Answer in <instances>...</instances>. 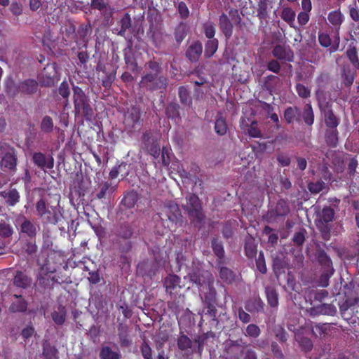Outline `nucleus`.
<instances>
[{
	"label": "nucleus",
	"instance_id": "1",
	"mask_svg": "<svg viewBox=\"0 0 359 359\" xmlns=\"http://www.w3.org/2000/svg\"><path fill=\"white\" fill-rule=\"evenodd\" d=\"M146 74L142 77L140 84L151 92H163L168 86L169 79L161 75V64L155 60H149L145 64Z\"/></svg>",
	"mask_w": 359,
	"mask_h": 359
},
{
	"label": "nucleus",
	"instance_id": "2",
	"mask_svg": "<svg viewBox=\"0 0 359 359\" xmlns=\"http://www.w3.org/2000/svg\"><path fill=\"white\" fill-rule=\"evenodd\" d=\"M72 90L75 116L84 118L86 121H91L94 111L90 105L89 97L79 86L73 85Z\"/></svg>",
	"mask_w": 359,
	"mask_h": 359
},
{
	"label": "nucleus",
	"instance_id": "3",
	"mask_svg": "<svg viewBox=\"0 0 359 359\" xmlns=\"http://www.w3.org/2000/svg\"><path fill=\"white\" fill-rule=\"evenodd\" d=\"M184 280H188L193 285H196L200 290H204L206 285L214 283V278L212 273L202 269L199 265L193 266Z\"/></svg>",
	"mask_w": 359,
	"mask_h": 359
},
{
	"label": "nucleus",
	"instance_id": "4",
	"mask_svg": "<svg viewBox=\"0 0 359 359\" xmlns=\"http://www.w3.org/2000/svg\"><path fill=\"white\" fill-rule=\"evenodd\" d=\"M229 15V16L222 13L219 17L218 22L219 29L224 35L226 40L232 36L233 24L239 25L242 21V18L237 9H230Z\"/></svg>",
	"mask_w": 359,
	"mask_h": 359
},
{
	"label": "nucleus",
	"instance_id": "5",
	"mask_svg": "<svg viewBox=\"0 0 359 359\" xmlns=\"http://www.w3.org/2000/svg\"><path fill=\"white\" fill-rule=\"evenodd\" d=\"M1 159L0 167L1 170L10 173L15 172L18 164V156L15 149L6 143L0 147Z\"/></svg>",
	"mask_w": 359,
	"mask_h": 359
},
{
	"label": "nucleus",
	"instance_id": "6",
	"mask_svg": "<svg viewBox=\"0 0 359 359\" xmlns=\"http://www.w3.org/2000/svg\"><path fill=\"white\" fill-rule=\"evenodd\" d=\"M323 94V90L320 89L316 91L318 105L323 114L325 123L327 128H337L339 123V119L334 114L332 104L325 100Z\"/></svg>",
	"mask_w": 359,
	"mask_h": 359
},
{
	"label": "nucleus",
	"instance_id": "7",
	"mask_svg": "<svg viewBox=\"0 0 359 359\" xmlns=\"http://www.w3.org/2000/svg\"><path fill=\"white\" fill-rule=\"evenodd\" d=\"M189 203L184 207L188 212L190 219L196 224H200L204 219L205 215L202 212V208L199 198L194 194H189L187 196Z\"/></svg>",
	"mask_w": 359,
	"mask_h": 359
},
{
	"label": "nucleus",
	"instance_id": "8",
	"mask_svg": "<svg viewBox=\"0 0 359 359\" xmlns=\"http://www.w3.org/2000/svg\"><path fill=\"white\" fill-rule=\"evenodd\" d=\"M15 224L18 228L19 233L25 235L30 239L34 238L36 236L39 229V226L22 214H18L16 216Z\"/></svg>",
	"mask_w": 359,
	"mask_h": 359
},
{
	"label": "nucleus",
	"instance_id": "9",
	"mask_svg": "<svg viewBox=\"0 0 359 359\" xmlns=\"http://www.w3.org/2000/svg\"><path fill=\"white\" fill-rule=\"evenodd\" d=\"M248 346H249V344L244 341L243 339L227 340L225 347L227 354L226 359H241Z\"/></svg>",
	"mask_w": 359,
	"mask_h": 359
},
{
	"label": "nucleus",
	"instance_id": "10",
	"mask_svg": "<svg viewBox=\"0 0 359 359\" xmlns=\"http://www.w3.org/2000/svg\"><path fill=\"white\" fill-rule=\"evenodd\" d=\"M161 219L167 217L172 224H177L182 222V215L178 205L172 201L166 203L159 215Z\"/></svg>",
	"mask_w": 359,
	"mask_h": 359
},
{
	"label": "nucleus",
	"instance_id": "11",
	"mask_svg": "<svg viewBox=\"0 0 359 359\" xmlns=\"http://www.w3.org/2000/svg\"><path fill=\"white\" fill-rule=\"evenodd\" d=\"M143 149L154 158L159 156L160 145L153 136L150 131H147L142 135V138Z\"/></svg>",
	"mask_w": 359,
	"mask_h": 359
},
{
	"label": "nucleus",
	"instance_id": "12",
	"mask_svg": "<svg viewBox=\"0 0 359 359\" xmlns=\"http://www.w3.org/2000/svg\"><path fill=\"white\" fill-rule=\"evenodd\" d=\"M306 313L312 317L327 315V316H334L337 313V308L332 304H322L313 307L306 309Z\"/></svg>",
	"mask_w": 359,
	"mask_h": 359
},
{
	"label": "nucleus",
	"instance_id": "13",
	"mask_svg": "<svg viewBox=\"0 0 359 359\" xmlns=\"http://www.w3.org/2000/svg\"><path fill=\"white\" fill-rule=\"evenodd\" d=\"M140 118V109L137 107H132L124 115L123 123L126 128L131 131L135 128Z\"/></svg>",
	"mask_w": 359,
	"mask_h": 359
},
{
	"label": "nucleus",
	"instance_id": "14",
	"mask_svg": "<svg viewBox=\"0 0 359 359\" xmlns=\"http://www.w3.org/2000/svg\"><path fill=\"white\" fill-rule=\"evenodd\" d=\"M290 211L289 205L284 200H280L276 203L274 208L268 211L267 217L270 220H275L278 217H284L289 214Z\"/></svg>",
	"mask_w": 359,
	"mask_h": 359
},
{
	"label": "nucleus",
	"instance_id": "15",
	"mask_svg": "<svg viewBox=\"0 0 359 359\" xmlns=\"http://www.w3.org/2000/svg\"><path fill=\"white\" fill-rule=\"evenodd\" d=\"M33 162L41 169L45 168L52 169L54 166V159L52 156L46 157L41 152H36L32 156Z\"/></svg>",
	"mask_w": 359,
	"mask_h": 359
},
{
	"label": "nucleus",
	"instance_id": "16",
	"mask_svg": "<svg viewBox=\"0 0 359 359\" xmlns=\"http://www.w3.org/2000/svg\"><path fill=\"white\" fill-rule=\"evenodd\" d=\"M13 283L17 287L27 289L32 285V279L22 271H16L13 278Z\"/></svg>",
	"mask_w": 359,
	"mask_h": 359
},
{
	"label": "nucleus",
	"instance_id": "17",
	"mask_svg": "<svg viewBox=\"0 0 359 359\" xmlns=\"http://www.w3.org/2000/svg\"><path fill=\"white\" fill-rule=\"evenodd\" d=\"M0 196L6 199L8 206H14L20 201V194L15 188L11 187L8 190L0 191Z\"/></svg>",
	"mask_w": 359,
	"mask_h": 359
},
{
	"label": "nucleus",
	"instance_id": "18",
	"mask_svg": "<svg viewBox=\"0 0 359 359\" xmlns=\"http://www.w3.org/2000/svg\"><path fill=\"white\" fill-rule=\"evenodd\" d=\"M38 83L34 79H25L24 81H20V90H21V93L27 95H32L36 93L38 90Z\"/></svg>",
	"mask_w": 359,
	"mask_h": 359
},
{
	"label": "nucleus",
	"instance_id": "19",
	"mask_svg": "<svg viewBox=\"0 0 359 359\" xmlns=\"http://www.w3.org/2000/svg\"><path fill=\"white\" fill-rule=\"evenodd\" d=\"M202 51V43L200 41H195L188 48L186 56L191 62H195L199 60Z\"/></svg>",
	"mask_w": 359,
	"mask_h": 359
},
{
	"label": "nucleus",
	"instance_id": "20",
	"mask_svg": "<svg viewBox=\"0 0 359 359\" xmlns=\"http://www.w3.org/2000/svg\"><path fill=\"white\" fill-rule=\"evenodd\" d=\"M335 211L330 206H325L323 209L316 212L315 221L325 223H330L334 218Z\"/></svg>",
	"mask_w": 359,
	"mask_h": 359
},
{
	"label": "nucleus",
	"instance_id": "21",
	"mask_svg": "<svg viewBox=\"0 0 359 359\" xmlns=\"http://www.w3.org/2000/svg\"><path fill=\"white\" fill-rule=\"evenodd\" d=\"M272 54L278 60H287L289 61L291 60L290 57L293 56L290 48L282 45H276L272 50Z\"/></svg>",
	"mask_w": 359,
	"mask_h": 359
},
{
	"label": "nucleus",
	"instance_id": "22",
	"mask_svg": "<svg viewBox=\"0 0 359 359\" xmlns=\"http://www.w3.org/2000/svg\"><path fill=\"white\" fill-rule=\"evenodd\" d=\"M294 339L302 351L309 352L312 350L313 346L312 341L309 337L304 336L300 332L298 331L294 333Z\"/></svg>",
	"mask_w": 359,
	"mask_h": 359
},
{
	"label": "nucleus",
	"instance_id": "23",
	"mask_svg": "<svg viewBox=\"0 0 359 359\" xmlns=\"http://www.w3.org/2000/svg\"><path fill=\"white\" fill-rule=\"evenodd\" d=\"M20 82L15 83L12 77H8L5 82V91L9 97L15 98L21 90L18 88Z\"/></svg>",
	"mask_w": 359,
	"mask_h": 359
},
{
	"label": "nucleus",
	"instance_id": "24",
	"mask_svg": "<svg viewBox=\"0 0 359 359\" xmlns=\"http://www.w3.org/2000/svg\"><path fill=\"white\" fill-rule=\"evenodd\" d=\"M67 310L65 307L60 304L56 309L51 313L53 322L57 325H62L65 322Z\"/></svg>",
	"mask_w": 359,
	"mask_h": 359
},
{
	"label": "nucleus",
	"instance_id": "25",
	"mask_svg": "<svg viewBox=\"0 0 359 359\" xmlns=\"http://www.w3.org/2000/svg\"><path fill=\"white\" fill-rule=\"evenodd\" d=\"M189 32V27L183 22H180L174 29V37L177 45L184 39Z\"/></svg>",
	"mask_w": 359,
	"mask_h": 359
},
{
	"label": "nucleus",
	"instance_id": "26",
	"mask_svg": "<svg viewBox=\"0 0 359 359\" xmlns=\"http://www.w3.org/2000/svg\"><path fill=\"white\" fill-rule=\"evenodd\" d=\"M118 336L119 343L121 346L128 347L131 344V341L128 337V325L121 323L118 327Z\"/></svg>",
	"mask_w": 359,
	"mask_h": 359
},
{
	"label": "nucleus",
	"instance_id": "27",
	"mask_svg": "<svg viewBox=\"0 0 359 359\" xmlns=\"http://www.w3.org/2000/svg\"><path fill=\"white\" fill-rule=\"evenodd\" d=\"M121 29L117 34L125 36L127 32L131 33L132 31V20L128 13H125L119 21Z\"/></svg>",
	"mask_w": 359,
	"mask_h": 359
},
{
	"label": "nucleus",
	"instance_id": "28",
	"mask_svg": "<svg viewBox=\"0 0 359 359\" xmlns=\"http://www.w3.org/2000/svg\"><path fill=\"white\" fill-rule=\"evenodd\" d=\"M300 109L297 107H288L284 111V118L287 123L290 124L294 120L299 121Z\"/></svg>",
	"mask_w": 359,
	"mask_h": 359
},
{
	"label": "nucleus",
	"instance_id": "29",
	"mask_svg": "<svg viewBox=\"0 0 359 359\" xmlns=\"http://www.w3.org/2000/svg\"><path fill=\"white\" fill-rule=\"evenodd\" d=\"M355 74L356 72L348 65H344L341 74L342 83L347 87L351 86L353 83Z\"/></svg>",
	"mask_w": 359,
	"mask_h": 359
},
{
	"label": "nucleus",
	"instance_id": "30",
	"mask_svg": "<svg viewBox=\"0 0 359 359\" xmlns=\"http://www.w3.org/2000/svg\"><path fill=\"white\" fill-rule=\"evenodd\" d=\"M180 278L177 275L170 274L168 275L164 280V285L165 287L166 291L172 294V290H174L177 287H181L180 285Z\"/></svg>",
	"mask_w": 359,
	"mask_h": 359
},
{
	"label": "nucleus",
	"instance_id": "31",
	"mask_svg": "<svg viewBox=\"0 0 359 359\" xmlns=\"http://www.w3.org/2000/svg\"><path fill=\"white\" fill-rule=\"evenodd\" d=\"M316 258L319 264L323 267L324 270L334 269L332 267V262L331 259L323 250H317Z\"/></svg>",
	"mask_w": 359,
	"mask_h": 359
},
{
	"label": "nucleus",
	"instance_id": "32",
	"mask_svg": "<svg viewBox=\"0 0 359 359\" xmlns=\"http://www.w3.org/2000/svg\"><path fill=\"white\" fill-rule=\"evenodd\" d=\"M42 355L43 359H57V350L50 342L45 341L43 343Z\"/></svg>",
	"mask_w": 359,
	"mask_h": 359
},
{
	"label": "nucleus",
	"instance_id": "33",
	"mask_svg": "<svg viewBox=\"0 0 359 359\" xmlns=\"http://www.w3.org/2000/svg\"><path fill=\"white\" fill-rule=\"evenodd\" d=\"M115 191V187L111 186V183L105 182L99 185V191L96 194V198L98 199L105 198L110 196Z\"/></svg>",
	"mask_w": 359,
	"mask_h": 359
},
{
	"label": "nucleus",
	"instance_id": "34",
	"mask_svg": "<svg viewBox=\"0 0 359 359\" xmlns=\"http://www.w3.org/2000/svg\"><path fill=\"white\" fill-rule=\"evenodd\" d=\"M100 359H121L119 351H113L109 346H102L100 351Z\"/></svg>",
	"mask_w": 359,
	"mask_h": 359
},
{
	"label": "nucleus",
	"instance_id": "35",
	"mask_svg": "<svg viewBox=\"0 0 359 359\" xmlns=\"http://www.w3.org/2000/svg\"><path fill=\"white\" fill-rule=\"evenodd\" d=\"M325 142L332 147H335L338 143V131L337 128H327L325 131Z\"/></svg>",
	"mask_w": 359,
	"mask_h": 359
},
{
	"label": "nucleus",
	"instance_id": "36",
	"mask_svg": "<svg viewBox=\"0 0 359 359\" xmlns=\"http://www.w3.org/2000/svg\"><path fill=\"white\" fill-rule=\"evenodd\" d=\"M245 255L249 258H252L257 253V246L255 245V239L248 236L245 240Z\"/></svg>",
	"mask_w": 359,
	"mask_h": 359
},
{
	"label": "nucleus",
	"instance_id": "37",
	"mask_svg": "<svg viewBox=\"0 0 359 359\" xmlns=\"http://www.w3.org/2000/svg\"><path fill=\"white\" fill-rule=\"evenodd\" d=\"M178 96L180 102L184 105L191 107L192 104V98L189 90L185 86H180L178 88Z\"/></svg>",
	"mask_w": 359,
	"mask_h": 359
},
{
	"label": "nucleus",
	"instance_id": "38",
	"mask_svg": "<svg viewBox=\"0 0 359 359\" xmlns=\"http://www.w3.org/2000/svg\"><path fill=\"white\" fill-rule=\"evenodd\" d=\"M271 5L270 0H259L257 8V17L260 20L266 19L268 17L269 8Z\"/></svg>",
	"mask_w": 359,
	"mask_h": 359
},
{
	"label": "nucleus",
	"instance_id": "39",
	"mask_svg": "<svg viewBox=\"0 0 359 359\" xmlns=\"http://www.w3.org/2000/svg\"><path fill=\"white\" fill-rule=\"evenodd\" d=\"M302 116L304 123L307 126H311V125H313L314 122V113L312 107L310 104H306L304 106L302 114Z\"/></svg>",
	"mask_w": 359,
	"mask_h": 359
},
{
	"label": "nucleus",
	"instance_id": "40",
	"mask_svg": "<svg viewBox=\"0 0 359 359\" xmlns=\"http://www.w3.org/2000/svg\"><path fill=\"white\" fill-rule=\"evenodd\" d=\"M245 309L250 313L259 312L263 309L262 302L260 299H250L246 302Z\"/></svg>",
	"mask_w": 359,
	"mask_h": 359
},
{
	"label": "nucleus",
	"instance_id": "41",
	"mask_svg": "<svg viewBox=\"0 0 359 359\" xmlns=\"http://www.w3.org/2000/svg\"><path fill=\"white\" fill-rule=\"evenodd\" d=\"M180 105L175 102L168 104L165 109L167 116L170 118L180 120Z\"/></svg>",
	"mask_w": 359,
	"mask_h": 359
},
{
	"label": "nucleus",
	"instance_id": "42",
	"mask_svg": "<svg viewBox=\"0 0 359 359\" xmlns=\"http://www.w3.org/2000/svg\"><path fill=\"white\" fill-rule=\"evenodd\" d=\"M282 83L280 79L273 75L267 77L266 86L271 92L277 93L280 90Z\"/></svg>",
	"mask_w": 359,
	"mask_h": 359
},
{
	"label": "nucleus",
	"instance_id": "43",
	"mask_svg": "<svg viewBox=\"0 0 359 359\" xmlns=\"http://www.w3.org/2000/svg\"><path fill=\"white\" fill-rule=\"evenodd\" d=\"M265 292L269 304L272 307H276L278 304V298L276 290L271 286L265 288Z\"/></svg>",
	"mask_w": 359,
	"mask_h": 359
},
{
	"label": "nucleus",
	"instance_id": "44",
	"mask_svg": "<svg viewBox=\"0 0 359 359\" xmlns=\"http://www.w3.org/2000/svg\"><path fill=\"white\" fill-rule=\"evenodd\" d=\"M315 224L318 230L320 232L322 238L325 241L330 240L331 231V226L330 223L315 221Z\"/></svg>",
	"mask_w": 359,
	"mask_h": 359
},
{
	"label": "nucleus",
	"instance_id": "45",
	"mask_svg": "<svg viewBox=\"0 0 359 359\" xmlns=\"http://www.w3.org/2000/svg\"><path fill=\"white\" fill-rule=\"evenodd\" d=\"M346 54L349 61L353 65L355 69H359V59L358 57L357 49L355 46L350 45L346 51Z\"/></svg>",
	"mask_w": 359,
	"mask_h": 359
},
{
	"label": "nucleus",
	"instance_id": "46",
	"mask_svg": "<svg viewBox=\"0 0 359 359\" xmlns=\"http://www.w3.org/2000/svg\"><path fill=\"white\" fill-rule=\"evenodd\" d=\"M285 267V261L279 256L273 258V270L276 277L284 273Z\"/></svg>",
	"mask_w": 359,
	"mask_h": 359
},
{
	"label": "nucleus",
	"instance_id": "47",
	"mask_svg": "<svg viewBox=\"0 0 359 359\" xmlns=\"http://www.w3.org/2000/svg\"><path fill=\"white\" fill-rule=\"evenodd\" d=\"M218 40L217 39H209L205 45V56L212 57L218 48Z\"/></svg>",
	"mask_w": 359,
	"mask_h": 359
},
{
	"label": "nucleus",
	"instance_id": "48",
	"mask_svg": "<svg viewBox=\"0 0 359 359\" xmlns=\"http://www.w3.org/2000/svg\"><path fill=\"white\" fill-rule=\"evenodd\" d=\"M138 200V195L136 192L131 191L127 193L123 199L122 200V203L124 206L128 208H132L135 206L137 201Z\"/></svg>",
	"mask_w": 359,
	"mask_h": 359
},
{
	"label": "nucleus",
	"instance_id": "49",
	"mask_svg": "<svg viewBox=\"0 0 359 359\" xmlns=\"http://www.w3.org/2000/svg\"><path fill=\"white\" fill-rule=\"evenodd\" d=\"M220 278L226 283H231L235 278L234 273L229 268L222 266L219 271Z\"/></svg>",
	"mask_w": 359,
	"mask_h": 359
},
{
	"label": "nucleus",
	"instance_id": "50",
	"mask_svg": "<svg viewBox=\"0 0 359 359\" xmlns=\"http://www.w3.org/2000/svg\"><path fill=\"white\" fill-rule=\"evenodd\" d=\"M208 291L205 292V304H216L217 292L215 289L213 287V284L210 285H206Z\"/></svg>",
	"mask_w": 359,
	"mask_h": 359
},
{
	"label": "nucleus",
	"instance_id": "51",
	"mask_svg": "<svg viewBox=\"0 0 359 359\" xmlns=\"http://www.w3.org/2000/svg\"><path fill=\"white\" fill-rule=\"evenodd\" d=\"M334 269L324 270L318 279V285L323 287H327L329 285V280L334 274Z\"/></svg>",
	"mask_w": 359,
	"mask_h": 359
},
{
	"label": "nucleus",
	"instance_id": "52",
	"mask_svg": "<svg viewBox=\"0 0 359 359\" xmlns=\"http://www.w3.org/2000/svg\"><path fill=\"white\" fill-rule=\"evenodd\" d=\"M38 284L43 289H51L54 286V280L50 278V275L45 274L44 276H41L38 278Z\"/></svg>",
	"mask_w": 359,
	"mask_h": 359
},
{
	"label": "nucleus",
	"instance_id": "53",
	"mask_svg": "<svg viewBox=\"0 0 359 359\" xmlns=\"http://www.w3.org/2000/svg\"><path fill=\"white\" fill-rule=\"evenodd\" d=\"M192 346L191 340L185 334H182L177 339V346L181 351H186Z\"/></svg>",
	"mask_w": 359,
	"mask_h": 359
},
{
	"label": "nucleus",
	"instance_id": "54",
	"mask_svg": "<svg viewBox=\"0 0 359 359\" xmlns=\"http://www.w3.org/2000/svg\"><path fill=\"white\" fill-rule=\"evenodd\" d=\"M327 19L332 25L339 27L343 21V16L339 11H334L329 13Z\"/></svg>",
	"mask_w": 359,
	"mask_h": 359
},
{
	"label": "nucleus",
	"instance_id": "55",
	"mask_svg": "<svg viewBox=\"0 0 359 359\" xmlns=\"http://www.w3.org/2000/svg\"><path fill=\"white\" fill-rule=\"evenodd\" d=\"M133 233V229L129 224H123L120 226L118 230V236L128 239L131 237Z\"/></svg>",
	"mask_w": 359,
	"mask_h": 359
},
{
	"label": "nucleus",
	"instance_id": "56",
	"mask_svg": "<svg viewBox=\"0 0 359 359\" xmlns=\"http://www.w3.org/2000/svg\"><path fill=\"white\" fill-rule=\"evenodd\" d=\"M273 333L276 339L280 343H285L287 340V334L285 330L280 325H276L273 328Z\"/></svg>",
	"mask_w": 359,
	"mask_h": 359
},
{
	"label": "nucleus",
	"instance_id": "57",
	"mask_svg": "<svg viewBox=\"0 0 359 359\" xmlns=\"http://www.w3.org/2000/svg\"><path fill=\"white\" fill-rule=\"evenodd\" d=\"M41 130L46 133H50L53 129V121L51 117L49 116H45L41 121Z\"/></svg>",
	"mask_w": 359,
	"mask_h": 359
},
{
	"label": "nucleus",
	"instance_id": "58",
	"mask_svg": "<svg viewBox=\"0 0 359 359\" xmlns=\"http://www.w3.org/2000/svg\"><path fill=\"white\" fill-rule=\"evenodd\" d=\"M27 309V303L24 299L19 300L16 302H13L9 307V310L11 312H25Z\"/></svg>",
	"mask_w": 359,
	"mask_h": 359
},
{
	"label": "nucleus",
	"instance_id": "59",
	"mask_svg": "<svg viewBox=\"0 0 359 359\" xmlns=\"http://www.w3.org/2000/svg\"><path fill=\"white\" fill-rule=\"evenodd\" d=\"M203 29L205 36L209 39H213L215 34V25L211 21H208L203 25Z\"/></svg>",
	"mask_w": 359,
	"mask_h": 359
},
{
	"label": "nucleus",
	"instance_id": "60",
	"mask_svg": "<svg viewBox=\"0 0 359 359\" xmlns=\"http://www.w3.org/2000/svg\"><path fill=\"white\" fill-rule=\"evenodd\" d=\"M205 316H208L213 321L218 322L217 316V310L215 307V304H205Z\"/></svg>",
	"mask_w": 359,
	"mask_h": 359
},
{
	"label": "nucleus",
	"instance_id": "61",
	"mask_svg": "<svg viewBox=\"0 0 359 359\" xmlns=\"http://www.w3.org/2000/svg\"><path fill=\"white\" fill-rule=\"evenodd\" d=\"M325 187V183L323 181H317L316 182H310L308 184V189L311 194H318Z\"/></svg>",
	"mask_w": 359,
	"mask_h": 359
},
{
	"label": "nucleus",
	"instance_id": "62",
	"mask_svg": "<svg viewBox=\"0 0 359 359\" xmlns=\"http://www.w3.org/2000/svg\"><path fill=\"white\" fill-rule=\"evenodd\" d=\"M36 210L37 215L39 217H43L46 214H50V211L47 209L46 202L43 199H40L36 203Z\"/></svg>",
	"mask_w": 359,
	"mask_h": 359
},
{
	"label": "nucleus",
	"instance_id": "63",
	"mask_svg": "<svg viewBox=\"0 0 359 359\" xmlns=\"http://www.w3.org/2000/svg\"><path fill=\"white\" fill-rule=\"evenodd\" d=\"M13 233V229L9 224L5 221L0 222V236L4 238H8Z\"/></svg>",
	"mask_w": 359,
	"mask_h": 359
},
{
	"label": "nucleus",
	"instance_id": "64",
	"mask_svg": "<svg viewBox=\"0 0 359 359\" xmlns=\"http://www.w3.org/2000/svg\"><path fill=\"white\" fill-rule=\"evenodd\" d=\"M306 234V230L305 229H301L299 231L294 233L292 241L297 246H301L305 241V236Z\"/></svg>",
	"mask_w": 359,
	"mask_h": 359
}]
</instances>
